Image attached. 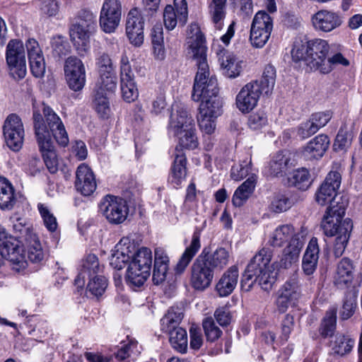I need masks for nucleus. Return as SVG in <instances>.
Here are the masks:
<instances>
[{
	"instance_id": "obj_1",
	"label": "nucleus",
	"mask_w": 362,
	"mask_h": 362,
	"mask_svg": "<svg viewBox=\"0 0 362 362\" xmlns=\"http://www.w3.org/2000/svg\"><path fill=\"white\" fill-rule=\"evenodd\" d=\"M341 182V174L330 171L315 193V201L324 206L329 203L321 222L325 235L336 236L334 253L336 257L342 255L349 241L353 223L349 218L344 219L348 201L343 196L337 195Z\"/></svg>"
},
{
	"instance_id": "obj_2",
	"label": "nucleus",
	"mask_w": 362,
	"mask_h": 362,
	"mask_svg": "<svg viewBox=\"0 0 362 362\" xmlns=\"http://www.w3.org/2000/svg\"><path fill=\"white\" fill-rule=\"evenodd\" d=\"M189 49L196 61L197 73L194 78L192 98L194 101L201 99L218 98V82L216 77H209V68L206 60L205 38L197 23H192L187 31Z\"/></svg>"
},
{
	"instance_id": "obj_3",
	"label": "nucleus",
	"mask_w": 362,
	"mask_h": 362,
	"mask_svg": "<svg viewBox=\"0 0 362 362\" xmlns=\"http://www.w3.org/2000/svg\"><path fill=\"white\" fill-rule=\"evenodd\" d=\"M272 250L264 247L250 261L243 274L240 286L242 290L249 291L255 283L262 289L269 291L276 281V273L272 264Z\"/></svg>"
},
{
	"instance_id": "obj_4",
	"label": "nucleus",
	"mask_w": 362,
	"mask_h": 362,
	"mask_svg": "<svg viewBox=\"0 0 362 362\" xmlns=\"http://www.w3.org/2000/svg\"><path fill=\"white\" fill-rule=\"evenodd\" d=\"M288 240L289 243L284 249L279 262V267L283 269L290 268L293 264L298 261L300 252L304 245L303 236L295 233L291 225L285 224L277 227L268 241L269 245L280 247Z\"/></svg>"
},
{
	"instance_id": "obj_5",
	"label": "nucleus",
	"mask_w": 362,
	"mask_h": 362,
	"mask_svg": "<svg viewBox=\"0 0 362 362\" xmlns=\"http://www.w3.org/2000/svg\"><path fill=\"white\" fill-rule=\"evenodd\" d=\"M329 49L330 46L325 40L316 38L305 42L300 40L294 42L291 55L294 61H305L311 69L322 74L323 64L327 61Z\"/></svg>"
},
{
	"instance_id": "obj_6",
	"label": "nucleus",
	"mask_w": 362,
	"mask_h": 362,
	"mask_svg": "<svg viewBox=\"0 0 362 362\" xmlns=\"http://www.w3.org/2000/svg\"><path fill=\"white\" fill-rule=\"evenodd\" d=\"M178 139V145L175 149V158L168 176V182L177 188L185 180L187 176V158L182 148L194 149L198 146L196 128L182 132L175 135Z\"/></svg>"
},
{
	"instance_id": "obj_7",
	"label": "nucleus",
	"mask_w": 362,
	"mask_h": 362,
	"mask_svg": "<svg viewBox=\"0 0 362 362\" xmlns=\"http://www.w3.org/2000/svg\"><path fill=\"white\" fill-rule=\"evenodd\" d=\"M96 28V19L93 13L82 11L76 23L70 28V37L78 54L84 57L90 49V36Z\"/></svg>"
},
{
	"instance_id": "obj_8",
	"label": "nucleus",
	"mask_w": 362,
	"mask_h": 362,
	"mask_svg": "<svg viewBox=\"0 0 362 362\" xmlns=\"http://www.w3.org/2000/svg\"><path fill=\"white\" fill-rule=\"evenodd\" d=\"M183 315L180 310L171 308L161 319V329L169 335V341L177 351L185 354L187 350V331L179 325Z\"/></svg>"
},
{
	"instance_id": "obj_9",
	"label": "nucleus",
	"mask_w": 362,
	"mask_h": 362,
	"mask_svg": "<svg viewBox=\"0 0 362 362\" xmlns=\"http://www.w3.org/2000/svg\"><path fill=\"white\" fill-rule=\"evenodd\" d=\"M34 129L40 151L42 153L45 164L50 173L58 170V160L54 149L53 143L47 127L44 124L41 116L35 112Z\"/></svg>"
},
{
	"instance_id": "obj_10",
	"label": "nucleus",
	"mask_w": 362,
	"mask_h": 362,
	"mask_svg": "<svg viewBox=\"0 0 362 362\" xmlns=\"http://www.w3.org/2000/svg\"><path fill=\"white\" fill-rule=\"evenodd\" d=\"M0 257L18 267L14 268L18 271L27 265L26 257L23 247L20 245V241L8 235L6 229L1 226H0Z\"/></svg>"
},
{
	"instance_id": "obj_11",
	"label": "nucleus",
	"mask_w": 362,
	"mask_h": 362,
	"mask_svg": "<svg viewBox=\"0 0 362 362\" xmlns=\"http://www.w3.org/2000/svg\"><path fill=\"white\" fill-rule=\"evenodd\" d=\"M6 62L10 75L14 79H22L26 75L25 48L22 41L11 40L6 49Z\"/></svg>"
},
{
	"instance_id": "obj_12",
	"label": "nucleus",
	"mask_w": 362,
	"mask_h": 362,
	"mask_svg": "<svg viewBox=\"0 0 362 362\" xmlns=\"http://www.w3.org/2000/svg\"><path fill=\"white\" fill-rule=\"evenodd\" d=\"M99 209L107 221L112 224L123 223L127 217L129 208L121 197L107 194L100 202Z\"/></svg>"
},
{
	"instance_id": "obj_13",
	"label": "nucleus",
	"mask_w": 362,
	"mask_h": 362,
	"mask_svg": "<svg viewBox=\"0 0 362 362\" xmlns=\"http://www.w3.org/2000/svg\"><path fill=\"white\" fill-rule=\"evenodd\" d=\"M3 134L7 146L13 151L21 149L25 130L21 119L16 114L9 115L3 127Z\"/></svg>"
},
{
	"instance_id": "obj_14",
	"label": "nucleus",
	"mask_w": 362,
	"mask_h": 362,
	"mask_svg": "<svg viewBox=\"0 0 362 362\" xmlns=\"http://www.w3.org/2000/svg\"><path fill=\"white\" fill-rule=\"evenodd\" d=\"M35 112L38 113L41 116L43 123L47 127L49 133L50 134V132H52L57 142L62 146H66L69 144L68 134L60 117L52 108L46 105L45 103L42 104V113L46 123L40 112L34 110L33 115Z\"/></svg>"
},
{
	"instance_id": "obj_15",
	"label": "nucleus",
	"mask_w": 362,
	"mask_h": 362,
	"mask_svg": "<svg viewBox=\"0 0 362 362\" xmlns=\"http://www.w3.org/2000/svg\"><path fill=\"white\" fill-rule=\"evenodd\" d=\"M122 15V5L118 0H105L100 14V25L102 30L111 33L115 32L119 24Z\"/></svg>"
},
{
	"instance_id": "obj_16",
	"label": "nucleus",
	"mask_w": 362,
	"mask_h": 362,
	"mask_svg": "<svg viewBox=\"0 0 362 362\" xmlns=\"http://www.w3.org/2000/svg\"><path fill=\"white\" fill-rule=\"evenodd\" d=\"M64 69L69 88L74 91L81 90L86 83V69L82 61L71 56L66 59Z\"/></svg>"
},
{
	"instance_id": "obj_17",
	"label": "nucleus",
	"mask_w": 362,
	"mask_h": 362,
	"mask_svg": "<svg viewBox=\"0 0 362 362\" xmlns=\"http://www.w3.org/2000/svg\"><path fill=\"white\" fill-rule=\"evenodd\" d=\"M264 92L258 85V80L247 83L236 96V106L243 113L249 112L257 105L262 94Z\"/></svg>"
},
{
	"instance_id": "obj_18",
	"label": "nucleus",
	"mask_w": 362,
	"mask_h": 362,
	"mask_svg": "<svg viewBox=\"0 0 362 362\" xmlns=\"http://www.w3.org/2000/svg\"><path fill=\"white\" fill-rule=\"evenodd\" d=\"M144 16L137 8H132L127 16L126 33L135 46H140L144 42Z\"/></svg>"
},
{
	"instance_id": "obj_19",
	"label": "nucleus",
	"mask_w": 362,
	"mask_h": 362,
	"mask_svg": "<svg viewBox=\"0 0 362 362\" xmlns=\"http://www.w3.org/2000/svg\"><path fill=\"white\" fill-rule=\"evenodd\" d=\"M202 258L199 255L191 268V284L197 290H204L209 287L214 275V272Z\"/></svg>"
},
{
	"instance_id": "obj_20",
	"label": "nucleus",
	"mask_w": 362,
	"mask_h": 362,
	"mask_svg": "<svg viewBox=\"0 0 362 362\" xmlns=\"http://www.w3.org/2000/svg\"><path fill=\"white\" fill-rule=\"evenodd\" d=\"M175 10L171 5H167L163 12V21L166 29L173 30L177 21L184 25L187 21L188 11L185 0H175Z\"/></svg>"
},
{
	"instance_id": "obj_21",
	"label": "nucleus",
	"mask_w": 362,
	"mask_h": 362,
	"mask_svg": "<svg viewBox=\"0 0 362 362\" xmlns=\"http://www.w3.org/2000/svg\"><path fill=\"white\" fill-rule=\"evenodd\" d=\"M75 187L83 196H90L96 189L95 176L86 163L80 164L76 169Z\"/></svg>"
},
{
	"instance_id": "obj_22",
	"label": "nucleus",
	"mask_w": 362,
	"mask_h": 362,
	"mask_svg": "<svg viewBox=\"0 0 362 362\" xmlns=\"http://www.w3.org/2000/svg\"><path fill=\"white\" fill-rule=\"evenodd\" d=\"M293 165L291 153L287 151H279L271 159L266 168V173L272 177L283 176Z\"/></svg>"
},
{
	"instance_id": "obj_23",
	"label": "nucleus",
	"mask_w": 362,
	"mask_h": 362,
	"mask_svg": "<svg viewBox=\"0 0 362 362\" xmlns=\"http://www.w3.org/2000/svg\"><path fill=\"white\" fill-rule=\"evenodd\" d=\"M313 24L317 30L328 33L339 27L342 23L341 17L335 12L321 10L312 18Z\"/></svg>"
},
{
	"instance_id": "obj_24",
	"label": "nucleus",
	"mask_w": 362,
	"mask_h": 362,
	"mask_svg": "<svg viewBox=\"0 0 362 362\" xmlns=\"http://www.w3.org/2000/svg\"><path fill=\"white\" fill-rule=\"evenodd\" d=\"M193 128H195L194 120L185 109H177L171 114L168 129L174 136Z\"/></svg>"
},
{
	"instance_id": "obj_25",
	"label": "nucleus",
	"mask_w": 362,
	"mask_h": 362,
	"mask_svg": "<svg viewBox=\"0 0 362 362\" xmlns=\"http://www.w3.org/2000/svg\"><path fill=\"white\" fill-rule=\"evenodd\" d=\"M329 144V139L326 134H319L303 147L302 156L306 160L320 158L328 149Z\"/></svg>"
},
{
	"instance_id": "obj_26",
	"label": "nucleus",
	"mask_w": 362,
	"mask_h": 362,
	"mask_svg": "<svg viewBox=\"0 0 362 362\" xmlns=\"http://www.w3.org/2000/svg\"><path fill=\"white\" fill-rule=\"evenodd\" d=\"M199 256L214 272L222 270L230 260L229 252L222 247L210 252L204 249Z\"/></svg>"
},
{
	"instance_id": "obj_27",
	"label": "nucleus",
	"mask_w": 362,
	"mask_h": 362,
	"mask_svg": "<svg viewBox=\"0 0 362 362\" xmlns=\"http://www.w3.org/2000/svg\"><path fill=\"white\" fill-rule=\"evenodd\" d=\"M354 266L348 258H343L337 266L334 276V284L339 288L349 286L354 279Z\"/></svg>"
},
{
	"instance_id": "obj_28",
	"label": "nucleus",
	"mask_w": 362,
	"mask_h": 362,
	"mask_svg": "<svg viewBox=\"0 0 362 362\" xmlns=\"http://www.w3.org/2000/svg\"><path fill=\"white\" fill-rule=\"evenodd\" d=\"M221 67L223 74L228 78H235L238 76L243 70V62L231 52L221 51L219 54Z\"/></svg>"
},
{
	"instance_id": "obj_29",
	"label": "nucleus",
	"mask_w": 362,
	"mask_h": 362,
	"mask_svg": "<svg viewBox=\"0 0 362 362\" xmlns=\"http://www.w3.org/2000/svg\"><path fill=\"white\" fill-rule=\"evenodd\" d=\"M238 277V269L236 266L228 269L216 286L218 295L221 297L230 295L237 286Z\"/></svg>"
},
{
	"instance_id": "obj_30",
	"label": "nucleus",
	"mask_w": 362,
	"mask_h": 362,
	"mask_svg": "<svg viewBox=\"0 0 362 362\" xmlns=\"http://www.w3.org/2000/svg\"><path fill=\"white\" fill-rule=\"evenodd\" d=\"M319 252L317 239L312 238L308 243L302 260V269L305 275H312L316 270Z\"/></svg>"
},
{
	"instance_id": "obj_31",
	"label": "nucleus",
	"mask_w": 362,
	"mask_h": 362,
	"mask_svg": "<svg viewBox=\"0 0 362 362\" xmlns=\"http://www.w3.org/2000/svg\"><path fill=\"white\" fill-rule=\"evenodd\" d=\"M200 236L201 230L197 228L193 233L189 245L186 247L176 265L175 269L177 273H182L186 269L201 248Z\"/></svg>"
},
{
	"instance_id": "obj_32",
	"label": "nucleus",
	"mask_w": 362,
	"mask_h": 362,
	"mask_svg": "<svg viewBox=\"0 0 362 362\" xmlns=\"http://www.w3.org/2000/svg\"><path fill=\"white\" fill-rule=\"evenodd\" d=\"M130 242L127 238H122L115 245V250L110 258V264L114 269H122L127 263L131 256L129 254Z\"/></svg>"
},
{
	"instance_id": "obj_33",
	"label": "nucleus",
	"mask_w": 362,
	"mask_h": 362,
	"mask_svg": "<svg viewBox=\"0 0 362 362\" xmlns=\"http://www.w3.org/2000/svg\"><path fill=\"white\" fill-rule=\"evenodd\" d=\"M169 258L162 248L155 250L154 268L153 272V281L154 284L159 285L165 281L168 269Z\"/></svg>"
},
{
	"instance_id": "obj_34",
	"label": "nucleus",
	"mask_w": 362,
	"mask_h": 362,
	"mask_svg": "<svg viewBox=\"0 0 362 362\" xmlns=\"http://www.w3.org/2000/svg\"><path fill=\"white\" fill-rule=\"evenodd\" d=\"M17 200L12 184L7 179L0 177V209L10 211L14 208Z\"/></svg>"
},
{
	"instance_id": "obj_35",
	"label": "nucleus",
	"mask_w": 362,
	"mask_h": 362,
	"mask_svg": "<svg viewBox=\"0 0 362 362\" xmlns=\"http://www.w3.org/2000/svg\"><path fill=\"white\" fill-rule=\"evenodd\" d=\"M101 271L98 259L93 254L88 255L83 264V269L75 279V284L78 288H83L85 285V279L98 275Z\"/></svg>"
},
{
	"instance_id": "obj_36",
	"label": "nucleus",
	"mask_w": 362,
	"mask_h": 362,
	"mask_svg": "<svg viewBox=\"0 0 362 362\" xmlns=\"http://www.w3.org/2000/svg\"><path fill=\"white\" fill-rule=\"evenodd\" d=\"M139 354L137 341L129 339L127 342L122 343L120 348L115 353V358L117 362H130L135 360Z\"/></svg>"
},
{
	"instance_id": "obj_37",
	"label": "nucleus",
	"mask_w": 362,
	"mask_h": 362,
	"mask_svg": "<svg viewBox=\"0 0 362 362\" xmlns=\"http://www.w3.org/2000/svg\"><path fill=\"white\" fill-rule=\"evenodd\" d=\"M255 187V178L252 175L247 179L235 191L233 197V204L235 206H241L252 194Z\"/></svg>"
},
{
	"instance_id": "obj_38",
	"label": "nucleus",
	"mask_w": 362,
	"mask_h": 362,
	"mask_svg": "<svg viewBox=\"0 0 362 362\" xmlns=\"http://www.w3.org/2000/svg\"><path fill=\"white\" fill-rule=\"evenodd\" d=\"M227 0H212L209 6V13L214 27L218 29H222L223 26V20L226 13Z\"/></svg>"
},
{
	"instance_id": "obj_39",
	"label": "nucleus",
	"mask_w": 362,
	"mask_h": 362,
	"mask_svg": "<svg viewBox=\"0 0 362 362\" xmlns=\"http://www.w3.org/2000/svg\"><path fill=\"white\" fill-rule=\"evenodd\" d=\"M199 115L209 117H218L221 115L222 103L219 98L201 99Z\"/></svg>"
},
{
	"instance_id": "obj_40",
	"label": "nucleus",
	"mask_w": 362,
	"mask_h": 362,
	"mask_svg": "<svg viewBox=\"0 0 362 362\" xmlns=\"http://www.w3.org/2000/svg\"><path fill=\"white\" fill-rule=\"evenodd\" d=\"M354 345V340L343 334H337L332 344L333 354L340 356L349 354Z\"/></svg>"
},
{
	"instance_id": "obj_41",
	"label": "nucleus",
	"mask_w": 362,
	"mask_h": 362,
	"mask_svg": "<svg viewBox=\"0 0 362 362\" xmlns=\"http://www.w3.org/2000/svg\"><path fill=\"white\" fill-rule=\"evenodd\" d=\"M27 247V257L33 263L40 262L45 257L41 244L36 235H31L24 241Z\"/></svg>"
},
{
	"instance_id": "obj_42",
	"label": "nucleus",
	"mask_w": 362,
	"mask_h": 362,
	"mask_svg": "<svg viewBox=\"0 0 362 362\" xmlns=\"http://www.w3.org/2000/svg\"><path fill=\"white\" fill-rule=\"evenodd\" d=\"M152 264V252L147 247H141L132 256L129 265L150 272Z\"/></svg>"
},
{
	"instance_id": "obj_43",
	"label": "nucleus",
	"mask_w": 362,
	"mask_h": 362,
	"mask_svg": "<svg viewBox=\"0 0 362 362\" xmlns=\"http://www.w3.org/2000/svg\"><path fill=\"white\" fill-rule=\"evenodd\" d=\"M99 78L96 83L95 92L103 93H113L117 88V76L115 71L110 74H99Z\"/></svg>"
},
{
	"instance_id": "obj_44",
	"label": "nucleus",
	"mask_w": 362,
	"mask_h": 362,
	"mask_svg": "<svg viewBox=\"0 0 362 362\" xmlns=\"http://www.w3.org/2000/svg\"><path fill=\"white\" fill-rule=\"evenodd\" d=\"M357 308V292L354 290L346 293L343 299L342 307L340 310V317L342 320L350 318Z\"/></svg>"
},
{
	"instance_id": "obj_45",
	"label": "nucleus",
	"mask_w": 362,
	"mask_h": 362,
	"mask_svg": "<svg viewBox=\"0 0 362 362\" xmlns=\"http://www.w3.org/2000/svg\"><path fill=\"white\" fill-rule=\"evenodd\" d=\"M150 272L140 269L139 267L134 268L129 265L127 272L126 281L131 287H140L144 285Z\"/></svg>"
},
{
	"instance_id": "obj_46",
	"label": "nucleus",
	"mask_w": 362,
	"mask_h": 362,
	"mask_svg": "<svg viewBox=\"0 0 362 362\" xmlns=\"http://www.w3.org/2000/svg\"><path fill=\"white\" fill-rule=\"evenodd\" d=\"M276 81V69L274 66L267 64L265 66L262 78L258 81V85L264 92V94L269 95L272 93Z\"/></svg>"
},
{
	"instance_id": "obj_47",
	"label": "nucleus",
	"mask_w": 362,
	"mask_h": 362,
	"mask_svg": "<svg viewBox=\"0 0 362 362\" xmlns=\"http://www.w3.org/2000/svg\"><path fill=\"white\" fill-rule=\"evenodd\" d=\"M289 185L301 190H306L310 185V173L305 168L294 170L288 178Z\"/></svg>"
},
{
	"instance_id": "obj_48",
	"label": "nucleus",
	"mask_w": 362,
	"mask_h": 362,
	"mask_svg": "<svg viewBox=\"0 0 362 362\" xmlns=\"http://www.w3.org/2000/svg\"><path fill=\"white\" fill-rule=\"evenodd\" d=\"M11 221L13 223V228L16 233H18V238L21 239V241H25L29 239L31 235H35L33 233L30 226L28 223L27 220L23 217H19L16 214L11 217Z\"/></svg>"
},
{
	"instance_id": "obj_49",
	"label": "nucleus",
	"mask_w": 362,
	"mask_h": 362,
	"mask_svg": "<svg viewBox=\"0 0 362 362\" xmlns=\"http://www.w3.org/2000/svg\"><path fill=\"white\" fill-rule=\"evenodd\" d=\"M353 134L346 127H341L335 139L333 148L336 151H345L351 146Z\"/></svg>"
},
{
	"instance_id": "obj_50",
	"label": "nucleus",
	"mask_w": 362,
	"mask_h": 362,
	"mask_svg": "<svg viewBox=\"0 0 362 362\" xmlns=\"http://www.w3.org/2000/svg\"><path fill=\"white\" fill-rule=\"evenodd\" d=\"M107 95L102 92H95L94 95L95 110L99 116L103 118L108 117L111 112Z\"/></svg>"
},
{
	"instance_id": "obj_51",
	"label": "nucleus",
	"mask_w": 362,
	"mask_h": 362,
	"mask_svg": "<svg viewBox=\"0 0 362 362\" xmlns=\"http://www.w3.org/2000/svg\"><path fill=\"white\" fill-rule=\"evenodd\" d=\"M202 327L206 340L214 342L222 335L221 329L216 325L212 317H207L202 321Z\"/></svg>"
},
{
	"instance_id": "obj_52",
	"label": "nucleus",
	"mask_w": 362,
	"mask_h": 362,
	"mask_svg": "<svg viewBox=\"0 0 362 362\" xmlns=\"http://www.w3.org/2000/svg\"><path fill=\"white\" fill-rule=\"evenodd\" d=\"M337 313L335 310L327 312L326 315L322 320L320 332L324 338L333 335L336 329Z\"/></svg>"
},
{
	"instance_id": "obj_53",
	"label": "nucleus",
	"mask_w": 362,
	"mask_h": 362,
	"mask_svg": "<svg viewBox=\"0 0 362 362\" xmlns=\"http://www.w3.org/2000/svg\"><path fill=\"white\" fill-rule=\"evenodd\" d=\"M88 279L89 282L87 285L88 292L96 297L102 296L107 286L106 278L101 275H95Z\"/></svg>"
},
{
	"instance_id": "obj_54",
	"label": "nucleus",
	"mask_w": 362,
	"mask_h": 362,
	"mask_svg": "<svg viewBox=\"0 0 362 362\" xmlns=\"http://www.w3.org/2000/svg\"><path fill=\"white\" fill-rule=\"evenodd\" d=\"M279 293L288 297V300L296 303L300 296V288L298 281L292 279L286 281L279 290Z\"/></svg>"
},
{
	"instance_id": "obj_55",
	"label": "nucleus",
	"mask_w": 362,
	"mask_h": 362,
	"mask_svg": "<svg viewBox=\"0 0 362 362\" xmlns=\"http://www.w3.org/2000/svg\"><path fill=\"white\" fill-rule=\"evenodd\" d=\"M252 28L272 33L273 29V20L265 11H258L252 21Z\"/></svg>"
},
{
	"instance_id": "obj_56",
	"label": "nucleus",
	"mask_w": 362,
	"mask_h": 362,
	"mask_svg": "<svg viewBox=\"0 0 362 362\" xmlns=\"http://www.w3.org/2000/svg\"><path fill=\"white\" fill-rule=\"evenodd\" d=\"M271 33L251 27L250 40L253 47L262 48L269 40Z\"/></svg>"
},
{
	"instance_id": "obj_57",
	"label": "nucleus",
	"mask_w": 362,
	"mask_h": 362,
	"mask_svg": "<svg viewBox=\"0 0 362 362\" xmlns=\"http://www.w3.org/2000/svg\"><path fill=\"white\" fill-rule=\"evenodd\" d=\"M322 74H329L331 72L334 66L341 65L343 66H348L350 64L349 59H347L341 53L337 52L329 57L325 64H323Z\"/></svg>"
},
{
	"instance_id": "obj_58",
	"label": "nucleus",
	"mask_w": 362,
	"mask_h": 362,
	"mask_svg": "<svg viewBox=\"0 0 362 362\" xmlns=\"http://www.w3.org/2000/svg\"><path fill=\"white\" fill-rule=\"evenodd\" d=\"M36 4L43 16H53L58 13L59 3L57 0H38Z\"/></svg>"
},
{
	"instance_id": "obj_59",
	"label": "nucleus",
	"mask_w": 362,
	"mask_h": 362,
	"mask_svg": "<svg viewBox=\"0 0 362 362\" xmlns=\"http://www.w3.org/2000/svg\"><path fill=\"white\" fill-rule=\"evenodd\" d=\"M292 202L284 194L276 195L270 204L271 211L275 213H281L291 207Z\"/></svg>"
},
{
	"instance_id": "obj_60",
	"label": "nucleus",
	"mask_w": 362,
	"mask_h": 362,
	"mask_svg": "<svg viewBox=\"0 0 362 362\" xmlns=\"http://www.w3.org/2000/svg\"><path fill=\"white\" fill-rule=\"evenodd\" d=\"M96 67L99 74H110L115 72V68L110 57L105 53H100L96 58Z\"/></svg>"
},
{
	"instance_id": "obj_61",
	"label": "nucleus",
	"mask_w": 362,
	"mask_h": 362,
	"mask_svg": "<svg viewBox=\"0 0 362 362\" xmlns=\"http://www.w3.org/2000/svg\"><path fill=\"white\" fill-rule=\"evenodd\" d=\"M38 209L43 218L45 227L51 232L55 231L57 228V222L55 216L50 213L47 206L42 204H38Z\"/></svg>"
},
{
	"instance_id": "obj_62",
	"label": "nucleus",
	"mask_w": 362,
	"mask_h": 362,
	"mask_svg": "<svg viewBox=\"0 0 362 362\" xmlns=\"http://www.w3.org/2000/svg\"><path fill=\"white\" fill-rule=\"evenodd\" d=\"M267 117L264 111H258L250 115L247 121L248 127L253 130H258L266 126Z\"/></svg>"
},
{
	"instance_id": "obj_63",
	"label": "nucleus",
	"mask_w": 362,
	"mask_h": 362,
	"mask_svg": "<svg viewBox=\"0 0 362 362\" xmlns=\"http://www.w3.org/2000/svg\"><path fill=\"white\" fill-rule=\"evenodd\" d=\"M121 91L123 99L127 103L134 101L139 95L135 82L121 83Z\"/></svg>"
},
{
	"instance_id": "obj_64",
	"label": "nucleus",
	"mask_w": 362,
	"mask_h": 362,
	"mask_svg": "<svg viewBox=\"0 0 362 362\" xmlns=\"http://www.w3.org/2000/svg\"><path fill=\"white\" fill-rule=\"evenodd\" d=\"M120 81L121 83L134 82V74L126 56L121 59Z\"/></svg>"
}]
</instances>
